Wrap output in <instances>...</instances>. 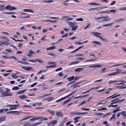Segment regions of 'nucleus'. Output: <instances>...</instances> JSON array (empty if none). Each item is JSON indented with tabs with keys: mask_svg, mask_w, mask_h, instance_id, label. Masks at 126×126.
<instances>
[{
	"mask_svg": "<svg viewBox=\"0 0 126 126\" xmlns=\"http://www.w3.org/2000/svg\"><path fill=\"white\" fill-rule=\"evenodd\" d=\"M78 27V26L77 25H73V27H72V30L75 31L77 29V28Z\"/></svg>",
	"mask_w": 126,
	"mask_h": 126,
	"instance_id": "412c9836",
	"label": "nucleus"
},
{
	"mask_svg": "<svg viewBox=\"0 0 126 126\" xmlns=\"http://www.w3.org/2000/svg\"><path fill=\"white\" fill-rule=\"evenodd\" d=\"M56 48V47L55 46H52L50 47H47V50H53L55 49Z\"/></svg>",
	"mask_w": 126,
	"mask_h": 126,
	"instance_id": "5701e85b",
	"label": "nucleus"
},
{
	"mask_svg": "<svg viewBox=\"0 0 126 126\" xmlns=\"http://www.w3.org/2000/svg\"><path fill=\"white\" fill-rule=\"evenodd\" d=\"M66 18H68V16H63L62 17V18L61 19V20H63L64 19H65Z\"/></svg>",
	"mask_w": 126,
	"mask_h": 126,
	"instance_id": "0e129e2a",
	"label": "nucleus"
},
{
	"mask_svg": "<svg viewBox=\"0 0 126 126\" xmlns=\"http://www.w3.org/2000/svg\"><path fill=\"white\" fill-rule=\"evenodd\" d=\"M119 9L121 10H126V7H122L121 8H120Z\"/></svg>",
	"mask_w": 126,
	"mask_h": 126,
	"instance_id": "603ef678",
	"label": "nucleus"
},
{
	"mask_svg": "<svg viewBox=\"0 0 126 126\" xmlns=\"http://www.w3.org/2000/svg\"><path fill=\"white\" fill-rule=\"evenodd\" d=\"M91 33L94 34L95 35V36H96V37H97L98 38H99V37H101V36H100V35H101V33L98 32H91Z\"/></svg>",
	"mask_w": 126,
	"mask_h": 126,
	"instance_id": "20e7f679",
	"label": "nucleus"
},
{
	"mask_svg": "<svg viewBox=\"0 0 126 126\" xmlns=\"http://www.w3.org/2000/svg\"><path fill=\"white\" fill-rule=\"evenodd\" d=\"M74 78V76H72L70 77L67 78V79L69 80V81H71L73 80Z\"/></svg>",
	"mask_w": 126,
	"mask_h": 126,
	"instance_id": "c85d7f7f",
	"label": "nucleus"
},
{
	"mask_svg": "<svg viewBox=\"0 0 126 126\" xmlns=\"http://www.w3.org/2000/svg\"><path fill=\"white\" fill-rule=\"evenodd\" d=\"M89 55L90 56H93L95 58L96 57V55L93 53L90 54Z\"/></svg>",
	"mask_w": 126,
	"mask_h": 126,
	"instance_id": "052dcab7",
	"label": "nucleus"
},
{
	"mask_svg": "<svg viewBox=\"0 0 126 126\" xmlns=\"http://www.w3.org/2000/svg\"><path fill=\"white\" fill-rule=\"evenodd\" d=\"M125 64H126V63H118L116 64H115L113 65H112L111 66V67L112 68L116 66H117L121 65H122Z\"/></svg>",
	"mask_w": 126,
	"mask_h": 126,
	"instance_id": "6ab92c4d",
	"label": "nucleus"
},
{
	"mask_svg": "<svg viewBox=\"0 0 126 126\" xmlns=\"http://www.w3.org/2000/svg\"><path fill=\"white\" fill-rule=\"evenodd\" d=\"M57 123V122L56 120L52 121L48 124V126H53Z\"/></svg>",
	"mask_w": 126,
	"mask_h": 126,
	"instance_id": "f03ea898",
	"label": "nucleus"
},
{
	"mask_svg": "<svg viewBox=\"0 0 126 126\" xmlns=\"http://www.w3.org/2000/svg\"><path fill=\"white\" fill-rule=\"evenodd\" d=\"M99 38L102 40H103V41H106V39L102 37L101 36L100 37H99Z\"/></svg>",
	"mask_w": 126,
	"mask_h": 126,
	"instance_id": "680f3d73",
	"label": "nucleus"
},
{
	"mask_svg": "<svg viewBox=\"0 0 126 126\" xmlns=\"http://www.w3.org/2000/svg\"><path fill=\"white\" fill-rule=\"evenodd\" d=\"M5 50L6 51L8 52H11V50L10 49H5Z\"/></svg>",
	"mask_w": 126,
	"mask_h": 126,
	"instance_id": "69168bd1",
	"label": "nucleus"
},
{
	"mask_svg": "<svg viewBox=\"0 0 126 126\" xmlns=\"http://www.w3.org/2000/svg\"><path fill=\"white\" fill-rule=\"evenodd\" d=\"M21 68L22 69H23L25 70H26L28 71H30L32 69V68L31 67H21Z\"/></svg>",
	"mask_w": 126,
	"mask_h": 126,
	"instance_id": "4468645a",
	"label": "nucleus"
},
{
	"mask_svg": "<svg viewBox=\"0 0 126 126\" xmlns=\"http://www.w3.org/2000/svg\"><path fill=\"white\" fill-rule=\"evenodd\" d=\"M12 77L13 78H16L17 77H16L17 75L15 74H13L11 75Z\"/></svg>",
	"mask_w": 126,
	"mask_h": 126,
	"instance_id": "49530a36",
	"label": "nucleus"
},
{
	"mask_svg": "<svg viewBox=\"0 0 126 126\" xmlns=\"http://www.w3.org/2000/svg\"><path fill=\"white\" fill-rule=\"evenodd\" d=\"M84 70L83 68H78L74 70V71L75 72H79L83 71Z\"/></svg>",
	"mask_w": 126,
	"mask_h": 126,
	"instance_id": "0eeeda50",
	"label": "nucleus"
},
{
	"mask_svg": "<svg viewBox=\"0 0 126 126\" xmlns=\"http://www.w3.org/2000/svg\"><path fill=\"white\" fill-rule=\"evenodd\" d=\"M17 109V108L16 107H10L9 109L10 110H12L16 109Z\"/></svg>",
	"mask_w": 126,
	"mask_h": 126,
	"instance_id": "4d7b16f0",
	"label": "nucleus"
},
{
	"mask_svg": "<svg viewBox=\"0 0 126 126\" xmlns=\"http://www.w3.org/2000/svg\"><path fill=\"white\" fill-rule=\"evenodd\" d=\"M5 89L6 90L5 92H4L2 97L11 96L13 95V94L10 93L11 91V90L10 89L7 88H5Z\"/></svg>",
	"mask_w": 126,
	"mask_h": 126,
	"instance_id": "f257e3e1",
	"label": "nucleus"
},
{
	"mask_svg": "<svg viewBox=\"0 0 126 126\" xmlns=\"http://www.w3.org/2000/svg\"><path fill=\"white\" fill-rule=\"evenodd\" d=\"M36 60H28V61L29 62H32V63H36Z\"/></svg>",
	"mask_w": 126,
	"mask_h": 126,
	"instance_id": "09e8293b",
	"label": "nucleus"
},
{
	"mask_svg": "<svg viewBox=\"0 0 126 126\" xmlns=\"http://www.w3.org/2000/svg\"><path fill=\"white\" fill-rule=\"evenodd\" d=\"M102 67V66L99 65H94L93 66H90L89 67V68H94L97 67V68H99Z\"/></svg>",
	"mask_w": 126,
	"mask_h": 126,
	"instance_id": "dca6fc26",
	"label": "nucleus"
},
{
	"mask_svg": "<svg viewBox=\"0 0 126 126\" xmlns=\"http://www.w3.org/2000/svg\"><path fill=\"white\" fill-rule=\"evenodd\" d=\"M76 20L79 21H83L84 19H83L80 18H79L77 19H76Z\"/></svg>",
	"mask_w": 126,
	"mask_h": 126,
	"instance_id": "de8ad7c7",
	"label": "nucleus"
},
{
	"mask_svg": "<svg viewBox=\"0 0 126 126\" xmlns=\"http://www.w3.org/2000/svg\"><path fill=\"white\" fill-rule=\"evenodd\" d=\"M0 92L1 94V96L2 97L4 91L3 90L1 89V87H0Z\"/></svg>",
	"mask_w": 126,
	"mask_h": 126,
	"instance_id": "ea45409f",
	"label": "nucleus"
},
{
	"mask_svg": "<svg viewBox=\"0 0 126 126\" xmlns=\"http://www.w3.org/2000/svg\"><path fill=\"white\" fill-rule=\"evenodd\" d=\"M6 117H0V123L2 121H6Z\"/></svg>",
	"mask_w": 126,
	"mask_h": 126,
	"instance_id": "9d476101",
	"label": "nucleus"
},
{
	"mask_svg": "<svg viewBox=\"0 0 126 126\" xmlns=\"http://www.w3.org/2000/svg\"><path fill=\"white\" fill-rule=\"evenodd\" d=\"M0 38L2 39H4L5 40V41H9V40L7 39V38H6L5 37V36H3L2 37H1Z\"/></svg>",
	"mask_w": 126,
	"mask_h": 126,
	"instance_id": "a18cd8bd",
	"label": "nucleus"
},
{
	"mask_svg": "<svg viewBox=\"0 0 126 126\" xmlns=\"http://www.w3.org/2000/svg\"><path fill=\"white\" fill-rule=\"evenodd\" d=\"M91 90H91V89H89L85 92H81V94H83L85 93H88Z\"/></svg>",
	"mask_w": 126,
	"mask_h": 126,
	"instance_id": "37998d69",
	"label": "nucleus"
},
{
	"mask_svg": "<svg viewBox=\"0 0 126 126\" xmlns=\"http://www.w3.org/2000/svg\"><path fill=\"white\" fill-rule=\"evenodd\" d=\"M42 117H33L30 120V121H34L35 120H39L40 119H41Z\"/></svg>",
	"mask_w": 126,
	"mask_h": 126,
	"instance_id": "6e6552de",
	"label": "nucleus"
},
{
	"mask_svg": "<svg viewBox=\"0 0 126 126\" xmlns=\"http://www.w3.org/2000/svg\"><path fill=\"white\" fill-rule=\"evenodd\" d=\"M86 103H87V101H86L85 100L81 102L80 104H79V105L80 106Z\"/></svg>",
	"mask_w": 126,
	"mask_h": 126,
	"instance_id": "58836bf2",
	"label": "nucleus"
},
{
	"mask_svg": "<svg viewBox=\"0 0 126 126\" xmlns=\"http://www.w3.org/2000/svg\"><path fill=\"white\" fill-rule=\"evenodd\" d=\"M116 73L115 72L112 73H111L108 75V76H113V75H116Z\"/></svg>",
	"mask_w": 126,
	"mask_h": 126,
	"instance_id": "e433bc0d",
	"label": "nucleus"
},
{
	"mask_svg": "<svg viewBox=\"0 0 126 126\" xmlns=\"http://www.w3.org/2000/svg\"><path fill=\"white\" fill-rule=\"evenodd\" d=\"M11 8V7L9 5H7V6H5V9L6 10H9Z\"/></svg>",
	"mask_w": 126,
	"mask_h": 126,
	"instance_id": "4c0bfd02",
	"label": "nucleus"
},
{
	"mask_svg": "<svg viewBox=\"0 0 126 126\" xmlns=\"http://www.w3.org/2000/svg\"><path fill=\"white\" fill-rule=\"evenodd\" d=\"M68 33H66L64 35H63L62 36V38H63L64 37H67L68 36Z\"/></svg>",
	"mask_w": 126,
	"mask_h": 126,
	"instance_id": "774afa93",
	"label": "nucleus"
},
{
	"mask_svg": "<svg viewBox=\"0 0 126 126\" xmlns=\"http://www.w3.org/2000/svg\"><path fill=\"white\" fill-rule=\"evenodd\" d=\"M56 116L59 117H60L61 116L63 117V116L62 112L61 111L56 112Z\"/></svg>",
	"mask_w": 126,
	"mask_h": 126,
	"instance_id": "39448f33",
	"label": "nucleus"
},
{
	"mask_svg": "<svg viewBox=\"0 0 126 126\" xmlns=\"http://www.w3.org/2000/svg\"><path fill=\"white\" fill-rule=\"evenodd\" d=\"M92 44H96L98 45H102V44L101 42L96 41H93L92 42Z\"/></svg>",
	"mask_w": 126,
	"mask_h": 126,
	"instance_id": "ddd939ff",
	"label": "nucleus"
},
{
	"mask_svg": "<svg viewBox=\"0 0 126 126\" xmlns=\"http://www.w3.org/2000/svg\"><path fill=\"white\" fill-rule=\"evenodd\" d=\"M19 89V88L17 86H15L14 87L12 88V90H18Z\"/></svg>",
	"mask_w": 126,
	"mask_h": 126,
	"instance_id": "473e14b6",
	"label": "nucleus"
},
{
	"mask_svg": "<svg viewBox=\"0 0 126 126\" xmlns=\"http://www.w3.org/2000/svg\"><path fill=\"white\" fill-rule=\"evenodd\" d=\"M54 98L53 97H52L51 98H46L44 100H45L47 99V101H49L51 100L52 99H54Z\"/></svg>",
	"mask_w": 126,
	"mask_h": 126,
	"instance_id": "f704fd0d",
	"label": "nucleus"
},
{
	"mask_svg": "<svg viewBox=\"0 0 126 126\" xmlns=\"http://www.w3.org/2000/svg\"><path fill=\"white\" fill-rule=\"evenodd\" d=\"M71 98H70L68 100H66L65 102H62L61 104L63 105H64L69 102L71 100Z\"/></svg>",
	"mask_w": 126,
	"mask_h": 126,
	"instance_id": "a211bd4d",
	"label": "nucleus"
},
{
	"mask_svg": "<svg viewBox=\"0 0 126 126\" xmlns=\"http://www.w3.org/2000/svg\"><path fill=\"white\" fill-rule=\"evenodd\" d=\"M119 98H117V99H116L114 100H113V101H111V102H112V103L110 104L112 105L113 104H116V103H118L117 101V100H119Z\"/></svg>",
	"mask_w": 126,
	"mask_h": 126,
	"instance_id": "f3484780",
	"label": "nucleus"
},
{
	"mask_svg": "<svg viewBox=\"0 0 126 126\" xmlns=\"http://www.w3.org/2000/svg\"><path fill=\"white\" fill-rule=\"evenodd\" d=\"M79 61L72 62L69 64V65H71L73 64L78 63H79Z\"/></svg>",
	"mask_w": 126,
	"mask_h": 126,
	"instance_id": "2f4dec72",
	"label": "nucleus"
},
{
	"mask_svg": "<svg viewBox=\"0 0 126 126\" xmlns=\"http://www.w3.org/2000/svg\"><path fill=\"white\" fill-rule=\"evenodd\" d=\"M79 112L74 111L71 112L70 114L73 115H79Z\"/></svg>",
	"mask_w": 126,
	"mask_h": 126,
	"instance_id": "aec40b11",
	"label": "nucleus"
},
{
	"mask_svg": "<svg viewBox=\"0 0 126 126\" xmlns=\"http://www.w3.org/2000/svg\"><path fill=\"white\" fill-rule=\"evenodd\" d=\"M4 45L7 46L10 45V44L9 43L7 42H3Z\"/></svg>",
	"mask_w": 126,
	"mask_h": 126,
	"instance_id": "6e6d98bb",
	"label": "nucleus"
},
{
	"mask_svg": "<svg viewBox=\"0 0 126 126\" xmlns=\"http://www.w3.org/2000/svg\"><path fill=\"white\" fill-rule=\"evenodd\" d=\"M40 117H42L41 118V119L43 121L44 120L46 121L48 120V119L47 117H46L45 118H43L42 116Z\"/></svg>",
	"mask_w": 126,
	"mask_h": 126,
	"instance_id": "c03bdc74",
	"label": "nucleus"
},
{
	"mask_svg": "<svg viewBox=\"0 0 126 126\" xmlns=\"http://www.w3.org/2000/svg\"><path fill=\"white\" fill-rule=\"evenodd\" d=\"M10 58H13V59H14L16 61H17L18 63V62H19L20 61H18V59L17 58L15 57L14 56H11V57H10Z\"/></svg>",
	"mask_w": 126,
	"mask_h": 126,
	"instance_id": "c756f323",
	"label": "nucleus"
},
{
	"mask_svg": "<svg viewBox=\"0 0 126 126\" xmlns=\"http://www.w3.org/2000/svg\"><path fill=\"white\" fill-rule=\"evenodd\" d=\"M23 11L25 12H30L33 13H34V12L33 10L29 9H23Z\"/></svg>",
	"mask_w": 126,
	"mask_h": 126,
	"instance_id": "1a4fd4ad",
	"label": "nucleus"
},
{
	"mask_svg": "<svg viewBox=\"0 0 126 126\" xmlns=\"http://www.w3.org/2000/svg\"><path fill=\"white\" fill-rule=\"evenodd\" d=\"M107 102V100L103 101L101 102V103H102L101 104L104 105Z\"/></svg>",
	"mask_w": 126,
	"mask_h": 126,
	"instance_id": "864d4df0",
	"label": "nucleus"
},
{
	"mask_svg": "<svg viewBox=\"0 0 126 126\" xmlns=\"http://www.w3.org/2000/svg\"><path fill=\"white\" fill-rule=\"evenodd\" d=\"M26 90H23L17 92L16 93L17 94H21L24 93L26 91Z\"/></svg>",
	"mask_w": 126,
	"mask_h": 126,
	"instance_id": "4be33fe9",
	"label": "nucleus"
},
{
	"mask_svg": "<svg viewBox=\"0 0 126 126\" xmlns=\"http://www.w3.org/2000/svg\"><path fill=\"white\" fill-rule=\"evenodd\" d=\"M5 10L4 6L3 5H0V10L3 11Z\"/></svg>",
	"mask_w": 126,
	"mask_h": 126,
	"instance_id": "a878e982",
	"label": "nucleus"
},
{
	"mask_svg": "<svg viewBox=\"0 0 126 126\" xmlns=\"http://www.w3.org/2000/svg\"><path fill=\"white\" fill-rule=\"evenodd\" d=\"M89 11H95V8H92L89 10Z\"/></svg>",
	"mask_w": 126,
	"mask_h": 126,
	"instance_id": "338daca9",
	"label": "nucleus"
},
{
	"mask_svg": "<svg viewBox=\"0 0 126 126\" xmlns=\"http://www.w3.org/2000/svg\"><path fill=\"white\" fill-rule=\"evenodd\" d=\"M29 52L31 54H34L35 53V52H34L30 50H29Z\"/></svg>",
	"mask_w": 126,
	"mask_h": 126,
	"instance_id": "bf43d9fd",
	"label": "nucleus"
},
{
	"mask_svg": "<svg viewBox=\"0 0 126 126\" xmlns=\"http://www.w3.org/2000/svg\"><path fill=\"white\" fill-rule=\"evenodd\" d=\"M56 64L53 65V66H46V67L47 68H54L56 66Z\"/></svg>",
	"mask_w": 126,
	"mask_h": 126,
	"instance_id": "393cba45",
	"label": "nucleus"
},
{
	"mask_svg": "<svg viewBox=\"0 0 126 126\" xmlns=\"http://www.w3.org/2000/svg\"><path fill=\"white\" fill-rule=\"evenodd\" d=\"M36 62H39V63H43V62L41 60H37V59H36Z\"/></svg>",
	"mask_w": 126,
	"mask_h": 126,
	"instance_id": "5fc2aeb1",
	"label": "nucleus"
},
{
	"mask_svg": "<svg viewBox=\"0 0 126 126\" xmlns=\"http://www.w3.org/2000/svg\"><path fill=\"white\" fill-rule=\"evenodd\" d=\"M103 113H100V112H98V113H95V114L96 115H102V114H103Z\"/></svg>",
	"mask_w": 126,
	"mask_h": 126,
	"instance_id": "e2e57ef3",
	"label": "nucleus"
},
{
	"mask_svg": "<svg viewBox=\"0 0 126 126\" xmlns=\"http://www.w3.org/2000/svg\"><path fill=\"white\" fill-rule=\"evenodd\" d=\"M96 59H90L89 60H87L85 61L84 62L86 63L88 62H91L93 61H94L95 60H96Z\"/></svg>",
	"mask_w": 126,
	"mask_h": 126,
	"instance_id": "8fccbe9b",
	"label": "nucleus"
},
{
	"mask_svg": "<svg viewBox=\"0 0 126 126\" xmlns=\"http://www.w3.org/2000/svg\"><path fill=\"white\" fill-rule=\"evenodd\" d=\"M108 7H97L95 8V11L97 10V11H99L101 10H102L105 8H107Z\"/></svg>",
	"mask_w": 126,
	"mask_h": 126,
	"instance_id": "423d86ee",
	"label": "nucleus"
},
{
	"mask_svg": "<svg viewBox=\"0 0 126 126\" xmlns=\"http://www.w3.org/2000/svg\"><path fill=\"white\" fill-rule=\"evenodd\" d=\"M47 111L53 116H54L55 114V112L54 111L51 110L49 109L47 110Z\"/></svg>",
	"mask_w": 126,
	"mask_h": 126,
	"instance_id": "f8f14e48",
	"label": "nucleus"
},
{
	"mask_svg": "<svg viewBox=\"0 0 126 126\" xmlns=\"http://www.w3.org/2000/svg\"><path fill=\"white\" fill-rule=\"evenodd\" d=\"M20 105V104L16 105H7L6 106L8 107H18Z\"/></svg>",
	"mask_w": 126,
	"mask_h": 126,
	"instance_id": "9b49d317",
	"label": "nucleus"
},
{
	"mask_svg": "<svg viewBox=\"0 0 126 126\" xmlns=\"http://www.w3.org/2000/svg\"><path fill=\"white\" fill-rule=\"evenodd\" d=\"M117 80H110L108 82V83L109 84H111L112 83H114L116 82Z\"/></svg>",
	"mask_w": 126,
	"mask_h": 126,
	"instance_id": "7c9ffc66",
	"label": "nucleus"
},
{
	"mask_svg": "<svg viewBox=\"0 0 126 126\" xmlns=\"http://www.w3.org/2000/svg\"><path fill=\"white\" fill-rule=\"evenodd\" d=\"M5 13L9 15H11V14H15V13L14 12H9V13H6L5 12L4 13Z\"/></svg>",
	"mask_w": 126,
	"mask_h": 126,
	"instance_id": "13d9d810",
	"label": "nucleus"
},
{
	"mask_svg": "<svg viewBox=\"0 0 126 126\" xmlns=\"http://www.w3.org/2000/svg\"><path fill=\"white\" fill-rule=\"evenodd\" d=\"M63 70V68H62L60 67L57 68L55 70L56 72H57L59 71L62 70Z\"/></svg>",
	"mask_w": 126,
	"mask_h": 126,
	"instance_id": "3c124183",
	"label": "nucleus"
},
{
	"mask_svg": "<svg viewBox=\"0 0 126 126\" xmlns=\"http://www.w3.org/2000/svg\"><path fill=\"white\" fill-rule=\"evenodd\" d=\"M118 106V105H110L108 107L109 108L110 107H112L113 108H114V107H117Z\"/></svg>",
	"mask_w": 126,
	"mask_h": 126,
	"instance_id": "a19ab883",
	"label": "nucleus"
},
{
	"mask_svg": "<svg viewBox=\"0 0 126 126\" xmlns=\"http://www.w3.org/2000/svg\"><path fill=\"white\" fill-rule=\"evenodd\" d=\"M19 113V112L17 111H11L7 113H10L13 114H14L15 113Z\"/></svg>",
	"mask_w": 126,
	"mask_h": 126,
	"instance_id": "2eb2a0df",
	"label": "nucleus"
},
{
	"mask_svg": "<svg viewBox=\"0 0 126 126\" xmlns=\"http://www.w3.org/2000/svg\"><path fill=\"white\" fill-rule=\"evenodd\" d=\"M47 54V55H48L53 56L55 57H56L57 56V55L56 54L54 53H48Z\"/></svg>",
	"mask_w": 126,
	"mask_h": 126,
	"instance_id": "cd10ccee",
	"label": "nucleus"
},
{
	"mask_svg": "<svg viewBox=\"0 0 126 126\" xmlns=\"http://www.w3.org/2000/svg\"><path fill=\"white\" fill-rule=\"evenodd\" d=\"M18 63L24 65H28L29 64V63H28L25 62H23L21 61L18 62Z\"/></svg>",
	"mask_w": 126,
	"mask_h": 126,
	"instance_id": "bb28decb",
	"label": "nucleus"
},
{
	"mask_svg": "<svg viewBox=\"0 0 126 126\" xmlns=\"http://www.w3.org/2000/svg\"><path fill=\"white\" fill-rule=\"evenodd\" d=\"M19 97L21 99H23L26 98L27 97L25 95H20L19 96Z\"/></svg>",
	"mask_w": 126,
	"mask_h": 126,
	"instance_id": "b1692460",
	"label": "nucleus"
},
{
	"mask_svg": "<svg viewBox=\"0 0 126 126\" xmlns=\"http://www.w3.org/2000/svg\"><path fill=\"white\" fill-rule=\"evenodd\" d=\"M67 23L69 26L70 27H73V25H76L77 24L76 22H75L72 23L71 22H67Z\"/></svg>",
	"mask_w": 126,
	"mask_h": 126,
	"instance_id": "7ed1b4c3",
	"label": "nucleus"
},
{
	"mask_svg": "<svg viewBox=\"0 0 126 126\" xmlns=\"http://www.w3.org/2000/svg\"><path fill=\"white\" fill-rule=\"evenodd\" d=\"M2 57L4 58H6V59H9V58H11L10 57H8L7 55H2Z\"/></svg>",
	"mask_w": 126,
	"mask_h": 126,
	"instance_id": "79ce46f5",
	"label": "nucleus"
},
{
	"mask_svg": "<svg viewBox=\"0 0 126 126\" xmlns=\"http://www.w3.org/2000/svg\"><path fill=\"white\" fill-rule=\"evenodd\" d=\"M113 24V23H111L108 24H104L103 25V27H107L110 26V25H112Z\"/></svg>",
	"mask_w": 126,
	"mask_h": 126,
	"instance_id": "72a5a7b5",
	"label": "nucleus"
},
{
	"mask_svg": "<svg viewBox=\"0 0 126 126\" xmlns=\"http://www.w3.org/2000/svg\"><path fill=\"white\" fill-rule=\"evenodd\" d=\"M116 70L117 72H115L116 73V74L120 73L121 71V70L119 69H117Z\"/></svg>",
	"mask_w": 126,
	"mask_h": 126,
	"instance_id": "c9c22d12",
	"label": "nucleus"
}]
</instances>
